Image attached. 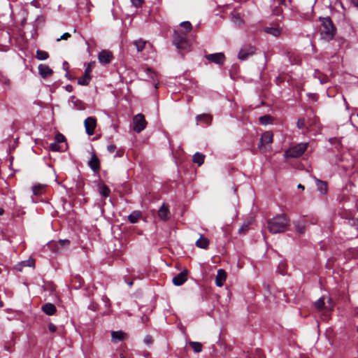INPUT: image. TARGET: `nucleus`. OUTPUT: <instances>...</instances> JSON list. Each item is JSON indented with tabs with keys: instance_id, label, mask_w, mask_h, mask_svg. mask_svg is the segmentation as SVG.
Returning a JSON list of instances; mask_svg holds the SVG:
<instances>
[{
	"instance_id": "obj_1",
	"label": "nucleus",
	"mask_w": 358,
	"mask_h": 358,
	"mask_svg": "<svg viewBox=\"0 0 358 358\" xmlns=\"http://www.w3.org/2000/svg\"><path fill=\"white\" fill-rule=\"evenodd\" d=\"M268 229L272 234L283 233L289 226V219L285 214L275 216L267 222Z\"/></svg>"
},
{
	"instance_id": "obj_2",
	"label": "nucleus",
	"mask_w": 358,
	"mask_h": 358,
	"mask_svg": "<svg viewBox=\"0 0 358 358\" xmlns=\"http://www.w3.org/2000/svg\"><path fill=\"white\" fill-rule=\"evenodd\" d=\"M322 23L321 35L325 40L333 38L336 32V29L329 17L320 18Z\"/></svg>"
},
{
	"instance_id": "obj_3",
	"label": "nucleus",
	"mask_w": 358,
	"mask_h": 358,
	"mask_svg": "<svg viewBox=\"0 0 358 358\" xmlns=\"http://www.w3.org/2000/svg\"><path fill=\"white\" fill-rule=\"evenodd\" d=\"M308 148V143H299L288 149L285 153V158H296L302 155Z\"/></svg>"
},
{
	"instance_id": "obj_4",
	"label": "nucleus",
	"mask_w": 358,
	"mask_h": 358,
	"mask_svg": "<svg viewBox=\"0 0 358 358\" xmlns=\"http://www.w3.org/2000/svg\"><path fill=\"white\" fill-rule=\"evenodd\" d=\"M324 297L320 298L317 301H316L314 303L315 308L319 311L322 312L323 314H326L331 311L333 309L334 304L331 301V298L328 299L327 303L328 304H326L324 301Z\"/></svg>"
},
{
	"instance_id": "obj_5",
	"label": "nucleus",
	"mask_w": 358,
	"mask_h": 358,
	"mask_svg": "<svg viewBox=\"0 0 358 358\" xmlns=\"http://www.w3.org/2000/svg\"><path fill=\"white\" fill-rule=\"evenodd\" d=\"M273 141V134L271 131H267L263 133L260 138V143L259 148L264 151L270 150L271 145Z\"/></svg>"
},
{
	"instance_id": "obj_6",
	"label": "nucleus",
	"mask_w": 358,
	"mask_h": 358,
	"mask_svg": "<svg viewBox=\"0 0 358 358\" xmlns=\"http://www.w3.org/2000/svg\"><path fill=\"white\" fill-rule=\"evenodd\" d=\"M133 129L134 131L139 133L143 131L147 125L145 116L141 113L135 115L133 118Z\"/></svg>"
},
{
	"instance_id": "obj_7",
	"label": "nucleus",
	"mask_w": 358,
	"mask_h": 358,
	"mask_svg": "<svg viewBox=\"0 0 358 358\" xmlns=\"http://www.w3.org/2000/svg\"><path fill=\"white\" fill-rule=\"evenodd\" d=\"M255 52V48L250 45H246L242 47L239 51L238 57L240 60H245L249 56L253 55Z\"/></svg>"
},
{
	"instance_id": "obj_8",
	"label": "nucleus",
	"mask_w": 358,
	"mask_h": 358,
	"mask_svg": "<svg viewBox=\"0 0 358 358\" xmlns=\"http://www.w3.org/2000/svg\"><path fill=\"white\" fill-rule=\"evenodd\" d=\"M173 43L179 49H185L188 47L185 36L179 35L177 31H175Z\"/></svg>"
},
{
	"instance_id": "obj_9",
	"label": "nucleus",
	"mask_w": 358,
	"mask_h": 358,
	"mask_svg": "<svg viewBox=\"0 0 358 358\" xmlns=\"http://www.w3.org/2000/svg\"><path fill=\"white\" fill-rule=\"evenodd\" d=\"M113 58V53L106 50H101L98 55V59L101 64H109Z\"/></svg>"
},
{
	"instance_id": "obj_10",
	"label": "nucleus",
	"mask_w": 358,
	"mask_h": 358,
	"mask_svg": "<svg viewBox=\"0 0 358 358\" xmlns=\"http://www.w3.org/2000/svg\"><path fill=\"white\" fill-rule=\"evenodd\" d=\"M84 124L87 134L90 136L92 135L96 126V120L92 117H87Z\"/></svg>"
},
{
	"instance_id": "obj_11",
	"label": "nucleus",
	"mask_w": 358,
	"mask_h": 358,
	"mask_svg": "<svg viewBox=\"0 0 358 358\" xmlns=\"http://www.w3.org/2000/svg\"><path fill=\"white\" fill-rule=\"evenodd\" d=\"M206 57L208 61L218 64H223L225 60V56L222 52L208 55Z\"/></svg>"
},
{
	"instance_id": "obj_12",
	"label": "nucleus",
	"mask_w": 358,
	"mask_h": 358,
	"mask_svg": "<svg viewBox=\"0 0 358 358\" xmlns=\"http://www.w3.org/2000/svg\"><path fill=\"white\" fill-rule=\"evenodd\" d=\"M187 270L180 272L177 276L173 278V283L176 286L182 285L187 279Z\"/></svg>"
},
{
	"instance_id": "obj_13",
	"label": "nucleus",
	"mask_w": 358,
	"mask_h": 358,
	"mask_svg": "<svg viewBox=\"0 0 358 358\" xmlns=\"http://www.w3.org/2000/svg\"><path fill=\"white\" fill-rule=\"evenodd\" d=\"M227 279V273L223 269H219L215 278V284L218 287H222Z\"/></svg>"
},
{
	"instance_id": "obj_14",
	"label": "nucleus",
	"mask_w": 358,
	"mask_h": 358,
	"mask_svg": "<svg viewBox=\"0 0 358 358\" xmlns=\"http://www.w3.org/2000/svg\"><path fill=\"white\" fill-rule=\"evenodd\" d=\"M88 164L94 172H97L100 169L99 160L94 153H92L91 159Z\"/></svg>"
},
{
	"instance_id": "obj_15",
	"label": "nucleus",
	"mask_w": 358,
	"mask_h": 358,
	"mask_svg": "<svg viewBox=\"0 0 358 358\" xmlns=\"http://www.w3.org/2000/svg\"><path fill=\"white\" fill-rule=\"evenodd\" d=\"M38 71L43 78H46L52 74V70L45 64H40L38 66Z\"/></svg>"
},
{
	"instance_id": "obj_16",
	"label": "nucleus",
	"mask_w": 358,
	"mask_h": 358,
	"mask_svg": "<svg viewBox=\"0 0 358 358\" xmlns=\"http://www.w3.org/2000/svg\"><path fill=\"white\" fill-rule=\"evenodd\" d=\"M126 338L127 334L122 331H113L111 333V339L113 343L124 340Z\"/></svg>"
},
{
	"instance_id": "obj_17",
	"label": "nucleus",
	"mask_w": 358,
	"mask_h": 358,
	"mask_svg": "<svg viewBox=\"0 0 358 358\" xmlns=\"http://www.w3.org/2000/svg\"><path fill=\"white\" fill-rule=\"evenodd\" d=\"M209 243V240L203 235H201L199 238L195 243L196 246L201 249H207Z\"/></svg>"
},
{
	"instance_id": "obj_18",
	"label": "nucleus",
	"mask_w": 358,
	"mask_h": 358,
	"mask_svg": "<svg viewBox=\"0 0 358 358\" xmlns=\"http://www.w3.org/2000/svg\"><path fill=\"white\" fill-rule=\"evenodd\" d=\"M266 33L271 34L274 36H278L282 33V28L276 26V27H268L264 29Z\"/></svg>"
},
{
	"instance_id": "obj_19",
	"label": "nucleus",
	"mask_w": 358,
	"mask_h": 358,
	"mask_svg": "<svg viewBox=\"0 0 358 358\" xmlns=\"http://www.w3.org/2000/svg\"><path fill=\"white\" fill-rule=\"evenodd\" d=\"M56 310L55 306L51 303H47L42 306V310L48 315H54Z\"/></svg>"
},
{
	"instance_id": "obj_20",
	"label": "nucleus",
	"mask_w": 358,
	"mask_h": 358,
	"mask_svg": "<svg viewBox=\"0 0 358 358\" xmlns=\"http://www.w3.org/2000/svg\"><path fill=\"white\" fill-rule=\"evenodd\" d=\"M25 266H29L34 268L35 266V260L33 258H29V259L22 262L18 265H17V269L19 271H22L23 268Z\"/></svg>"
},
{
	"instance_id": "obj_21",
	"label": "nucleus",
	"mask_w": 358,
	"mask_h": 358,
	"mask_svg": "<svg viewBox=\"0 0 358 358\" xmlns=\"http://www.w3.org/2000/svg\"><path fill=\"white\" fill-rule=\"evenodd\" d=\"M316 185L317 189L322 194H326L327 193V183L326 182L317 179Z\"/></svg>"
},
{
	"instance_id": "obj_22",
	"label": "nucleus",
	"mask_w": 358,
	"mask_h": 358,
	"mask_svg": "<svg viewBox=\"0 0 358 358\" xmlns=\"http://www.w3.org/2000/svg\"><path fill=\"white\" fill-rule=\"evenodd\" d=\"M147 43V41L138 38L135 40L133 43L136 46L137 51L141 52L145 49Z\"/></svg>"
},
{
	"instance_id": "obj_23",
	"label": "nucleus",
	"mask_w": 358,
	"mask_h": 358,
	"mask_svg": "<svg viewBox=\"0 0 358 358\" xmlns=\"http://www.w3.org/2000/svg\"><path fill=\"white\" fill-rule=\"evenodd\" d=\"M197 122H202L209 124L212 121V116L209 114L199 115L196 117Z\"/></svg>"
},
{
	"instance_id": "obj_24",
	"label": "nucleus",
	"mask_w": 358,
	"mask_h": 358,
	"mask_svg": "<svg viewBox=\"0 0 358 358\" xmlns=\"http://www.w3.org/2000/svg\"><path fill=\"white\" fill-rule=\"evenodd\" d=\"M141 216V213L140 211L136 210L129 215L128 219L130 222L136 223L138 221Z\"/></svg>"
},
{
	"instance_id": "obj_25",
	"label": "nucleus",
	"mask_w": 358,
	"mask_h": 358,
	"mask_svg": "<svg viewBox=\"0 0 358 358\" xmlns=\"http://www.w3.org/2000/svg\"><path fill=\"white\" fill-rule=\"evenodd\" d=\"M204 159L205 155L199 152L195 153L193 156V162L197 164L199 166H201L203 164Z\"/></svg>"
},
{
	"instance_id": "obj_26",
	"label": "nucleus",
	"mask_w": 358,
	"mask_h": 358,
	"mask_svg": "<svg viewBox=\"0 0 358 358\" xmlns=\"http://www.w3.org/2000/svg\"><path fill=\"white\" fill-rule=\"evenodd\" d=\"M99 191L103 196L108 197L110 195V190L105 184L99 185Z\"/></svg>"
},
{
	"instance_id": "obj_27",
	"label": "nucleus",
	"mask_w": 358,
	"mask_h": 358,
	"mask_svg": "<svg viewBox=\"0 0 358 358\" xmlns=\"http://www.w3.org/2000/svg\"><path fill=\"white\" fill-rule=\"evenodd\" d=\"M168 213H169L168 208L165 205H163L159 208V210L158 211V215H159V217L162 220H165L167 219Z\"/></svg>"
},
{
	"instance_id": "obj_28",
	"label": "nucleus",
	"mask_w": 358,
	"mask_h": 358,
	"mask_svg": "<svg viewBox=\"0 0 358 358\" xmlns=\"http://www.w3.org/2000/svg\"><path fill=\"white\" fill-rule=\"evenodd\" d=\"M231 20L236 24H241L243 23V20L242 19L241 15L236 12L231 13Z\"/></svg>"
},
{
	"instance_id": "obj_29",
	"label": "nucleus",
	"mask_w": 358,
	"mask_h": 358,
	"mask_svg": "<svg viewBox=\"0 0 358 358\" xmlns=\"http://www.w3.org/2000/svg\"><path fill=\"white\" fill-rule=\"evenodd\" d=\"M91 80V76L84 73V75L78 79V84L81 85H87Z\"/></svg>"
},
{
	"instance_id": "obj_30",
	"label": "nucleus",
	"mask_w": 358,
	"mask_h": 358,
	"mask_svg": "<svg viewBox=\"0 0 358 358\" xmlns=\"http://www.w3.org/2000/svg\"><path fill=\"white\" fill-rule=\"evenodd\" d=\"M45 188V185H41V184L36 185L32 188L33 193L35 195H40L43 192Z\"/></svg>"
},
{
	"instance_id": "obj_31",
	"label": "nucleus",
	"mask_w": 358,
	"mask_h": 358,
	"mask_svg": "<svg viewBox=\"0 0 358 358\" xmlns=\"http://www.w3.org/2000/svg\"><path fill=\"white\" fill-rule=\"evenodd\" d=\"M36 57L39 60H45L49 57V54L44 50H37Z\"/></svg>"
},
{
	"instance_id": "obj_32",
	"label": "nucleus",
	"mask_w": 358,
	"mask_h": 358,
	"mask_svg": "<svg viewBox=\"0 0 358 358\" xmlns=\"http://www.w3.org/2000/svg\"><path fill=\"white\" fill-rule=\"evenodd\" d=\"M259 122L262 124L266 125L273 122V118L268 115H266L259 117Z\"/></svg>"
},
{
	"instance_id": "obj_33",
	"label": "nucleus",
	"mask_w": 358,
	"mask_h": 358,
	"mask_svg": "<svg viewBox=\"0 0 358 358\" xmlns=\"http://www.w3.org/2000/svg\"><path fill=\"white\" fill-rule=\"evenodd\" d=\"M189 344L196 353L200 352L202 350V344L199 342L192 341L189 342Z\"/></svg>"
},
{
	"instance_id": "obj_34",
	"label": "nucleus",
	"mask_w": 358,
	"mask_h": 358,
	"mask_svg": "<svg viewBox=\"0 0 358 358\" xmlns=\"http://www.w3.org/2000/svg\"><path fill=\"white\" fill-rule=\"evenodd\" d=\"M180 26L184 28L186 32H190L192 29V26L191 23L188 21L182 22L180 23Z\"/></svg>"
},
{
	"instance_id": "obj_35",
	"label": "nucleus",
	"mask_w": 358,
	"mask_h": 358,
	"mask_svg": "<svg viewBox=\"0 0 358 358\" xmlns=\"http://www.w3.org/2000/svg\"><path fill=\"white\" fill-rule=\"evenodd\" d=\"M250 224H251L250 222H244L238 230L239 233L240 234L245 233L249 229V227H250Z\"/></svg>"
},
{
	"instance_id": "obj_36",
	"label": "nucleus",
	"mask_w": 358,
	"mask_h": 358,
	"mask_svg": "<svg viewBox=\"0 0 358 358\" xmlns=\"http://www.w3.org/2000/svg\"><path fill=\"white\" fill-rule=\"evenodd\" d=\"M94 65H95V62H91V63L88 64L87 68L85 70V73H84L90 76L92 69L94 66Z\"/></svg>"
},
{
	"instance_id": "obj_37",
	"label": "nucleus",
	"mask_w": 358,
	"mask_h": 358,
	"mask_svg": "<svg viewBox=\"0 0 358 358\" xmlns=\"http://www.w3.org/2000/svg\"><path fill=\"white\" fill-rule=\"evenodd\" d=\"M94 65H95V62H91V63L88 64L87 68L85 70V73H84L90 76L92 69L94 66Z\"/></svg>"
},
{
	"instance_id": "obj_38",
	"label": "nucleus",
	"mask_w": 358,
	"mask_h": 358,
	"mask_svg": "<svg viewBox=\"0 0 358 358\" xmlns=\"http://www.w3.org/2000/svg\"><path fill=\"white\" fill-rule=\"evenodd\" d=\"M296 230L298 233L302 234L305 232L306 227L304 224H296Z\"/></svg>"
},
{
	"instance_id": "obj_39",
	"label": "nucleus",
	"mask_w": 358,
	"mask_h": 358,
	"mask_svg": "<svg viewBox=\"0 0 358 358\" xmlns=\"http://www.w3.org/2000/svg\"><path fill=\"white\" fill-rule=\"evenodd\" d=\"M71 36V35L69 33H64L57 39V41H60L61 40H68Z\"/></svg>"
},
{
	"instance_id": "obj_40",
	"label": "nucleus",
	"mask_w": 358,
	"mask_h": 358,
	"mask_svg": "<svg viewBox=\"0 0 358 358\" xmlns=\"http://www.w3.org/2000/svg\"><path fill=\"white\" fill-rule=\"evenodd\" d=\"M55 139H56L57 143H62L65 141V137L64 135H62L61 134H58L56 135Z\"/></svg>"
},
{
	"instance_id": "obj_41",
	"label": "nucleus",
	"mask_w": 358,
	"mask_h": 358,
	"mask_svg": "<svg viewBox=\"0 0 358 358\" xmlns=\"http://www.w3.org/2000/svg\"><path fill=\"white\" fill-rule=\"evenodd\" d=\"M299 129H303L305 127V120L303 119H299L296 123Z\"/></svg>"
},
{
	"instance_id": "obj_42",
	"label": "nucleus",
	"mask_w": 358,
	"mask_h": 358,
	"mask_svg": "<svg viewBox=\"0 0 358 358\" xmlns=\"http://www.w3.org/2000/svg\"><path fill=\"white\" fill-rule=\"evenodd\" d=\"M48 329L50 332L54 333L57 330V327L54 324L50 323L48 324Z\"/></svg>"
},
{
	"instance_id": "obj_43",
	"label": "nucleus",
	"mask_w": 358,
	"mask_h": 358,
	"mask_svg": "<svg viewBox=\"0 0 358 358\" xmlns=\"http://www.w3.org/2000/svg\"><path fill=\"white\" fill-rule=\"evenodd\" d=\"M131 3H133L134 6H135L136 7H138L140 6H141V4L143 3V0H131Z\"/></svg>"
},
{
	"instance_id": "obj_44",
	"label": "nucleus",
	"mask_w": 358,
	"mask_h": 358,
	"mask_svg": "<svg viewBox=\"0 0 358 358\" xmlns=\"http://www.w3.org/2000/svg\"><path fill=\"white\" fill-rule=\"evenodd\" d=\"M144 341H145V343H147V344H148V345H149V344L152 343L153 340H152V336H146L145 337V338H144Z\"/></svg>"
},
{
	"instance_id": "obj_45",
	"label": "nucleus",
	"mask_w": 358,
	"mask_h": 358,
	"mask_svg": "<svg viewBox=\"0 0 358 358\" xmlns=\"http://www.w3.org/2000/svg\"><path fill=\"white\" fill-rule=\"evenodd\" d=\"M50 148L53 151H58L59 150V146L57 145V143H52Z\"/></svg>"
},
{
	"instance_id": "obj_46",
	"label": "nucleus",
	"mask_w": 358,
	"mask_h": 358,
	"mask_svg": "<svg viewBox=\"0 0 358 358\" xmlns=\"http://www.w3.org/2000/svg\"><path fill=\"white\" fill-rule=\"evenodd\" d=\"M107 149H108V152H110V153H113L115 151L116 146L115 145H110L107 147Z\"/></svg>"
},
{
	"instance_id": "obj_47",
	"label": "nucleus",
	"mask_w": 358,
	"mask_h": 358,
	"mask_svg": "<svg viewBox=\"0 0 358 358\" xmlns=\"http://www.w3.org/2000/svg\"><path fill=\"white\" fill-rule=\"evenodd\" d=\"M59 243L62 245V246H66V245H69V241L68 240H60L59 241Z\"/></svg>"
},
{
	"instance_id": "obj_48",
	"label": "nucleus",
	"mask_w": 358,
	"mask_h": 358,
	"mask_svg": "<svg viewBox=\"0 0 358 358\" xmlns=\"http://www.w3.org/2000/svg\"><path fill=\"white\" fill-rule=\"evenodd\" d=\"M124 154V152L121 150L117 151L115 157H122Z\"/></svg>"
},
{
	"instance_id": "obj_49",
	"label": "nucleus",
	"mask_w": 358,
	"mask_h": 358,
	"mask_svg": "<svg viewBox=\"0 0 358 358\" xmlns=\"http://www.w3.org/2000/svg\"><path fill=\"white\" fill-rule=\"evenodd\" d=\"M4 213V210L2 208H0V215H2Z\"/></svg>"
},
{
	"instance_id": "obj_50",
	"label": "nucleus",
	"mask_w": 358,
	"mask_h": 358,
	"mask_svg": "<svg viewBox=\"0 0 358 358\" xmlns=\"http://www.w3.org/2000/svg\"><path fill=\"white\" fill-rule=\"evenodd\" d=\"M298 188L301 189H303V190L304 189V187H303L302 185H301V184H299V185H298Z\"/></svg>"
},
{
	"instance_id": "obj_51",
	"label": "nucleus",
	"mask_w": 358,
	"mask_h": 358,
	"mask_svg": "<svg viewBox=\"0 0 358 358\" xmlns=\"http://www.w3.org/2000/svg\"><path fill=\"white\" fill-rule=\"evenodd\" d=\"M120 357H121V358H124V354H123V353H121V354H120Z\"/></svg>"
},
{
	"instance_id": "obj_52",
	"label": "nucleus",
	"mask_w": 358,
	"mask_h": 358,
	"mask_svg": "<svg viewBox=\"0 0 358 358\" xmlns=\"http://www.w3.org/2000/svg\"><path fill=\"white\" fill-rule=\"evenodd\" d=\"M278 2H279V3H283V2H284V0H278Z\"/></svg>"
},
{
	"instance_id": "obj_53",
	"label": "nucleus",
	"mask_w": 358,
	"mask_h": 358,
	"mask_svg": "<svg viewBox=\"0 0 358 358\" xmlns=\"http://www.w3.org/2000/svg\"><path fill=\"white\" fill-rule=\"evenodd\" d=\"M357 116H358V113H357Z\"/></svg>"
},
{
	"instance_id": "obj_54",
	"label": "nucleus",
	"mask_w": 358,
	"mask_h": 358,
	"mask_svg": "<svg viewBox=\"0 0 358 358\" xmlns=\"http://www.w3.org/2000/svg\"><path fill=\"white\" fill-rule=\"evenodd\" d=\"M263 358H265L264 357Z\"/></svg>"
}]
</instances>
